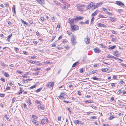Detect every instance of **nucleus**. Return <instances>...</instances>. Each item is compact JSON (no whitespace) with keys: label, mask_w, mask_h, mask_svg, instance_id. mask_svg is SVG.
<instances>
[{"label":"nucleus","mask_w":126,"mask_h":126,"mask_svg":"<svg viewBox=\"0 0 126 126\" xmlns=\"http://www.w3.org/2000/svg\"><path fill=\"white\" fill-rule=\"evenodd\" d=\"M76 7L77 8L78 11H83V9L85 7V5L81 4H77L76 5Z\"/></svg>","instance_id":"nucleus-1"},{"label":"nucleus","mask_w":126,"mask_h":126,"mask_svg":"<svg viewBox=\"0 0 126 126\" xmlns=\"http://www.w3.org/2000/svg\"><path fill=\"white\" fill-rule=\"evenodd\" d=\"M76 37L75 35H72L71 38V42L73 45H75L76 42Z\"/></svg>","instance_id":"nucleus-2"},{"label":"nucleus","mask_w":126,"mask_h":126,"mask_svg":"<svg viewBox=\"0 0 126 126\" xmlns=\"http://www.w3.org/2000/svg\"><path fill=\"white\" fill-rule=\"evenodd\" d=\"M71 28V31H72L73 32L78 29H79V26L76 25H72L70 26Z\"/></svg>","instance_id":"nucleus-3"},{"label":"nucleus","mask_w":126,"mask_h":126,"mask_svg":"<svg viewBox=\"0 0 126 126\" xmlns=\"http://www.w3.org/2000/svg\"><path fill=\"white\" fill-rule=\"evenodd\" d=\"M94 3L93 2H91L86 7V9L87 10H89L90 8H91L93 6H94Z\"/></svg>","instance_id":"nucleus-4"},{"label":"nucleus","mask_w":126,"mask_h":126,"mask_svg":"<svg viewBox=\"0 0 126 126\" xmlns=\"http://www.w3.org/2000/svg\"><path fill=\"white\" fill-rule=\"evenodd\" d=\"M54 82H49L48 83L47 87V88H49L53 87L54 85Z\"/></svg>","instance_id":"nucleus-5"},{"label":"nucleus","mask_w":126,"mask_h":126,"mask_svg":"<svg viewBox=\"0 0 126 126\" xmlns=\"http://www.w3.org/2000/svg\"><path fill=\"white\" fill-rule=\"evenodd\" d=\"M75 20H76V19L74 18V19H70L69 18V22H68L70 24V26L72 25H73L74 23V21Z\"/></svg>","instance_id":"nucleus-6"},{"label":"nucleus","mask_w":126,"mask_h":126,"mask_svg":"<svg viewBox=\"0 0 126 126\" xmlns=\"http://www.w3.org/2000/svg\"><path fill=\"white\" fill-rule=\"evenodd\" d=\"M115 3L119 6H124V4L120 1H116Z\"/></svg>","instance_id":"nucleus-7"},{"label":"nucleus","mask_w":126,"mask_h":126,"mask_svg":"<svg viewBox=\"0 0 126 126\" xmlns=\"http://www.w3.org/2000/svg\"><path fill=\"white\" fill-rule=\"evenodd\" d=\"M37 2L39 4L42 5L44 4V0H36Z\"/></svg>","instance_id":"nucleus-8"},{"label":"nucleus","mask_w":126,"mask_h":126,"mask_svg":"<svg viewBox=\"0 0 126 126\" xmlns=\"http://www.w3.org/2000/svg\"><path fill=\"white\" fill-rule=\"evenodd\" d=\"M88 37V36H87ZM84 41L86 44H89L90 43V40L89 38H87L84 39Z\"/></svg>","instance_id":"nucleus-9"},{"label":"nucleus","mask_w":126,"mask_h":126,"mask_svg":"<svg viewBox=\"0 0 126 126\" xmlns=\"http://www.w3.org/2000/svg\"><path fill=\"white\" fill-rule=\"evenodd\" d=\"M114 55L116 57H118L120 55L119 52L117 50L114 52Z\"/></svg>","instance_id":"nucleus-10"},{"label":"nucleus","mask_w":126,"mask_h":126,"mask_svg":"<svg viewBox=\"0 0 126 126\" xmlns=\"http://www.w3.org/2000/svg\"><path fill=\"white\" fill-rule=\"evenodd\" d=\"M94 51L95 53H99L101 52V50L98 48H95L94 49Z\"/></svg>","instance_id":"nucleus-11"},{"label":"nucleus","mask_w":126,"mask_h":126,"mask_svg":"<svg viewBox=\"0 0 126 126\" xmlns=\"http://www.w3.org/2000/svg\"><path fill=\"white\" fill-rule=\"evenodd\" d=\"M32 117L33 118L32 121V122H34V121L37 120L36 119L38 118V117L37 116L34 115H32Z\"/></svg>","instance_id":"nucleus-12"},{"label":"nucleus","mask_w":126,"mask_h":126,"mask_svg":"<svg viewBox=\"0 0 126 126\" xmlns=\"http://www.w3.org/2000/svg\"><path fill=\"white\" fill-rule=\"evenodd\" d=\"M98 10H96L95 11L94 13H93L91 15V16L93 17H94V16L96 15L98 13Z\"/></svg>","instance_id":"nucleus-13"},{"label":"nucleus","mask_w":126,"mask_h":126,"mask_svg":"<svg viewBox=\"0 0 126 126\" xmlns=\"http://www.w3.org/2000/svg\"><path fill=\"white\" fill-rule=\"evenodd\" d=\"M32 123L36 126H38L39 122L38 121H34V122H32Z\"/></svg>","instance_id":"nucleus-14"},{"label":"nucleus","mask_w":126,"mask_h":126,"mask_svg":"<svg viewBox=\"0 0 126 126\" xmlns=\"http://www.w3.org/2000/svg\"><path fill=\"white\" fill-rule=\"evenodd\" d=\"M97 26H99V27H106L105 25L104 24H101V23H98L97 24Z\"/></svg>","instance_id":"nucleus-15"},{"label":"nucleus","mask_w":126,"mask_h":126,"mask_svg":"<svg viewBox=\"0 0 126 126\" xmlns=\"http://www.w3.org/2000/svg\"><path fill=\"white\" fill-rule=\"evenodd\" d=\"M26 101L29 105H32V103L31 102V100L29 99H27L26 100Z\"/></svg>","instance_id":"nucleus-16"},{"label":"nucleus","mask_w":126,"mask_h":126,"mask_svg":"<svg viewBox=\"0 0 126 126\" xmlns=\"http://www.w3.org/2000/svg\"><path fill=\"white\" fill-rule=\"evenodd\" d=\"M70 5H66V4L63 6V8L65 9H67L69 7Z\"/></svg>","instance_id":"nucleus-17"},{"label":"nucleus","mask_w":126,"mask_h":126,"mask_svg":"<svg viewBox=\"0 0 126 126\" xmlns=\"http://www.w3.org/2000/svg\"><path fill=\"white\" fill-rule=\"evenodd\" d=\"M78 62H76L73 65L72 67H75L78 63Z\"/></svg>","instance_id":"nucleus-18"},{"label":"nucleus","mask_w":126,"mask_h":126,"mask_svg":"<svg viewBox=\"0 0 126 126\" xmlns=\"http://www.w3.org/2000/svg\"><path fill=\"white\" fill-rule=\"evenodd\" d=\"M109 69L108 68H104V69H102L101 70L102 71L104 72H106L108 70V69Z\"/></svg>","instance_id":"nucleus-19"},{"label":"nucleus","mask_w":126,"mask_h":126,"mask_svg":"<svg viewBox=\"0 0 126 126\" xmlns=\"http://www.w3.org/2000/svg\"><path fill=\"white\" fill-rule=\"evenodd\" d=\"M21 22L22 23H23L24 24H26V25H28V26H29V25L28 24V23H27V22H26L25 21H24L23 20L21 19Z\"/></svg>","instance_id":"nucleus-20"},{"label":"nucleus","mask_w":126,"mask_h":126,"mask_svg":"<svg viewBox=\"0 0 126 126\" xmlns=\"http://www.w3.org/2000/svg\"><path fill=\"white\" fill-rule=\"evenodd\" d=\"M12 36V34H11L9 35L8 36V37L7 39V41H10V38Z\"/></svg>","instance_id":"nucleus-21"},{"label":"nucleus","mask_w":126,"mask_h":126,"mask_svg":"<svg viewBox=\"0 0 126 126\" xmlns=\"http://www.w3.org/2000/svg\"><path fill=\"white\" fill-rule=\"evenodd\" d=\"M116 47L115 45H114L112 47H110L109 49H114Z\"/></svg>","instance_id":"nucleus-22"},{"label":"nucleus","mask_w":126,"mask_h":126,"mask_svg":"<svg viewBox=\"0 0 126 126\" xmlns=\"http://www.w3.org/2000/svg\"><path fill=\"white\" fill-rule=\"evenodd\" d=\"M93 101L92 100H89L87 101L86 100V101H85L84 102L86 103H92Z\"/></svg>","instance_id":"nucleus-23"},{"label":"nucleus","mask_w":126,"mask_h":126,"mask_svg":"<svg viewBox=\"0 0 126 126\" xmlns=\"http://www.w3.org/2000/svg\"><path fill=\"white\" fill-rule=\"evenodd\" d=\"M45 123V119L44 118L43 119H42L41 121V123L42 124H44Z\"/></svg>","instance_id":"nucleus-24"},{"label":"nucleus","mask_w":126,"mask_h":126,"mask_svg":"<svg viewBox=\"0 0 126 126\" xmlns=\"http://www.w3.org/2000/svg\"><path fill=\"white\" fill-rule=\"evenodd\" d=\"M97 72H98V71H97V70H93L91 72V74H93L95 73H96Z\"/></svg>","instance_id":"nucleus-25"},{"label":"nucleus","mask_w":126,"mask_h":126,"mask_svg":"<svg viewBox=\"0 0 126 126\" xmlns=\"http://www.w3.org/2000/svg\"><path fill=\"white\" fill-rule=\"evenodd\" d=\"M109 19L111 20L112 21H114L115 20H116V19H115L114 18L111 17Z\"/></svg>","instance_id":"nucleus-26"},{"label":"nucleus","mask_w":126,"mask_h":126,"mask_svg":"<svg viewBox=\"0 0 126 126\" xmlns=\"http://www.w3.org/2000/svg\"><path fill=\"white\" fill-rule=\"evenodd\" d=\"M98 16L100 18H104L105 17L104 16L101 14H99Z\"/></svg>","instance_id":"nucleus-27"},{"label":"nucleus","mask_w":126,"mask_h":126,"mask_svg":"<svg viewBox=\"0 0 126 126\" xmlns=\"http://www.w3.org/2000/svg\"><path fill=\"white\" fill-rule=\"evenodd\" d=\"M83 18V17H82L80 16L79 17H77L76 18V19H77V20L78 19V20H80L82 19Z\"/></svg>","instance_id":"nucleus-28"},{"label":"nucleus","mask_w":126,"mask_h":126,"mask_svg":"<svg viewBox=\"0 0 126 126\" xmlns=\"http://www.w3.org/2000/svg\"><path fill=\"white\" fill-rule=\"evenodd\" d=\"M94 17H93L92 19H91V24H93V22L94 21Z\"/></svg>","instance_id":"nucleus-29"},{"label":"nucleus","mask_w":126,"mask_h":126,"mask_svg":"<svg viewBox=\"0 0 126 126\" xmlns=\"http://www.w3.org/2000/svg\"><path fill=\"white\" fill-rule=\"evenodd\" d=\"M92 79H93L94 80H98L99 79L98 78H96L95 77H93L92 78Z\"/></svg>","instance_id":"nucleus-30"},{"label":"nucleus","mask_w":126,"mask_h":126,"mask_svg":"<svg viewBox=\"0 0 126 126\" xmlns=\"http://www.w3.org/2000/svg\"><path fill=\"white\" fill-rule=\"evenodd\" d=\"M114 118L115 117L113 116H111L109 118V119L111 120Z\"/></svg>","instance_id":"nucleus-31"},{"label":"nucleus","mask_w":126,"mask_h":126,"mask_svg":"<svg viewBox=\"0 0 126 126\" xmlns=\"http://www.w3.org/2000/svg\"><path fill=\"white\" fill-rule=\"evenodd\" d=\"M58 97L59 99H64V97L60 95L58 96Z\"/></svg>","instance_id":"nucleus-32"},{"label":"nucleus","mask_w":126,"mask_h":126,"mask_svg":"<svg viewBox=\"0 0 126 126\" xmlns=\"http://www.w3.org/2000/svg\"><path fill=\"white\" fill-rule=\"evenodd\" d=\"M107 58H113V56L111 55H109L106 56Z\"/></svg>","instance_id":"nucleus-33"},{"label":"nucleus","mask_w":126,"mask_h":126,"mask_svg":"<svg viewBox=\"0 0 126 126\" xmlns=\"http://www.w3.org/2000/svg\"><path fill=\"white\" fill-rule=\"evenodd\" d=\"M66 109H67V110H69V111L70 113V114H71L72 113V112H71V109L70 108H69L68 107Z\"/></svg>","instance_id":"nucleus-34"},{"label":"nucleus","mask_w":126,"mask_h":126,"mask_svg":"<svg viewBox=\"0 0 126 126\" xmlns=\"http://www.w3.org/2000/svg\"><path fill=\"white\" fill-rule=\"evenodd\" d=\"M79 121L78 120H75L74 121V123L75 124H79Z\"/></svg>","instance_id":"nucleus-35"},{"label":"nucleus","mask_w":126,"mask_h":126,"mask_svg":"<svg viewBox=\"0 0 126 126\" xmlns=\"http://www.w3.org/2000/svg\"><path fill=\"white\" fill-rule=\"evenodd\" d=\"M36 86V85H33V86L31 87L30 88H29V89H32L34 88H35V87Z\"/></svg>","instance_id":"nucleus-36"},{"label":"nucleus","mask_w":126,"mask_h":126,"mask_svg":"<svg viewBox=\"0 0 126 126\" xmlns=\"http://www.w3.org/2000/svg\"><path fill=\"white\" fill-rule=\"evenodd\" d=\"M4 76L6 77H8L9 76V75L7 73L5 72L4 73Z\"/></svg>","instance_id":"nucleus-37"},{"label":"nucleus","mask_w":126,"mask_h":126,"mask_svg":"<svg viewBox=\"0 0 126 126\" xmlns=\"http://www.w3.org/2000/svg\"><path fill=\"white\" fill-rule=\"evenodd\" d=\"M41 90V88H40L36 90V92H40Z\"/></svg>","instance_id":"nucleus-38"},{"label":"nucleus","mask_w":126,"mask_h":126,"mask_svg":"<svg viewBox=\"0 0 126 126\" xmlns=\"http://www.w3.org/2000/svg\"><path fill=\"white\" fill-rule=\"evenodd\" d=\"M35 103H36L39 104L40 105L41 104L40 103V102L38 100H36L35 101Z\"/></svg>","instance_id":"nucleus-39"},{"label":"nucleus","mask_w":126,"mask_h":126,"mask_svg":"<svg viewBox=\"0 0 126 126\" xmlns=\"http://www.w3.org/2000/svg\"><path fill=\"white\" fill-rule=\"evenodd\" d=\"M41 69L40 68H35L34 69V70L35 71H39Z\"/></svg>","instance_id":"nucleus-40"},{"label":"nucleus","mask_w":126,"mask_h":126,"mask_svg":"<svg viewBox=\"0 0 126 126\" xmlns=\"http://www.w3.org/2000/svg\"><path fill=\"white\" fill-rule=\"evenodd\" d=\"M13 11V12L15 13V6L14 5L13 6V7L12 8Z\"/></svg>","instance_id":"nucleus-41"},{"label":"nucleus","mask_w":126,"mask_h":126,"mask_svg":"<svg viewBox=\"0 0 126 126\" xmlns=\"http://www.w3.org/2000/svg\"><path fill=\"white\" fill-rule=\"evenodd\" d=\"M38 63V61H37V62L36 61H32L31 62V63L32 64H35V63Z\"/></svg>","instance_id":"nucleus-42"},{"label":"nucleus","mask_w":126,"mask_h":126,"mask_svg":"<svg viewBox=\"0 0 126 126\" xmlns=\"http://www.w3.org/2000/svg\"><path fill=\"white\" fill-rule=\"evenodd\" d=\"M67 33L69 35H70L72 34V33L69 31H67Z\"/></svg>","instance_id":"nucleus-43"},{"label":"nucleus","mask_w":126,"mask_h":126,"mask_svg":"<svg viewBox=\"0 0 126 126\" xmlns=\"http://www.w3.org/2000/svg\"><path fill=\"white\" fill-rule=\"evenodd\" d=\"M100 45H101L100 46H101V47H102V48H106V46L102 45L101 44H100Z\"/></svg>","instance_id":"nucleus-44"},{"label":"nucleus","mask_w":126,"mask_h":126,"mask_svg":"<svg viewBox=\"0 0 126 126\" xmlns=\"http://www.w3.org/2000/svg\"><path fill=\"white\" fill-rule=\"evenodd\" d=\"M101 10L104 11V12L106 10V9L105 8H101Z\"/></svg>","instance_id":"nucleus-45"},{"label":"nucleus","mask_w":126,"mask_h":126,"mask_svg":"<svg viewBox=\"0 0 126 126\" xmlns=\"http://www.w3.org/2000/svg\"><path fill=\"white\" fill-rule=\"evenodd\" d=\"M60 95H61V96H64L65 95V94L63 92H61L60 93Z\"/></svg>","instance_id":"nucleus-46"},{"label":"nucleus","mask_w":126,"mask_h":126,"mask_svg":"<svg viewBox=\"0 0 126 126\" xmlns=\"http://www.w3.org/2000/svg\"><path fill=\"white\" fill-rule=\"evenodd\" d=\"M44 63L46 65L47 64L49 63H50L48 61H47L44 62Z\"/></svg>","instance_id":"nucleus-47"},{"label":"nucleus","mask_w":126,"mask_h":126,"mask_svg":"<svg viewBox=\"0 0 126 126\" xmlns=\"http://www.w3.org/2000/svg\"><path fill=\"white\" fill-rule=\"evenodd\" d=\"M90 118L91 119H96V117L95 116H92L90 117Z\"/></svg>","instance_id":"nucleus-48"},{"label":"nucleus","mask_w":126,"mask_h":126,"mask_svg":"<svg viewBox=\"0 0 126 126\" xmlns=\"http://www.w3.org/2000/svg\"><path fill=\"white\" fill-rule=\"evenodd\" d=\"M16 72L18 73L21 74L22 73V72L20 70H17L16 71Z\"/></svg>","instance_id":"nucleus-49"},{"label":"nucleus","mask_w":126,"mask_h":126,"mask_svg":"<svg viewBox=\"0 0 126 126\" xmlns=\"http://www.w3.org/2000/svg\"><path fill=\"white\" fill-rule=\"evenodd\" d=\"M56 36H53V37H52V39L51 40V41H53L54 39V38H55Z\"/></svg>","instance_id":"nucleus-50"},{"label":"nucleus","mask_w":126,"mask_h":126,"mask_svg":"<svg viewBox=\"0 0 126 126\" xmlns=\"http://www.w3.org/2000/svg\"><path fill=\"white\" fill-rule=\"evenodd\" d=\"M57 4L58 5V6H61V5H62L59 2H58L57 3Z\"/></svg>","instance_id":"nucleus-51"},{"label":"nucleus","mask_w":126,"mask_h":126,"mask_svg":"<svg viewBox=\"0 0 126 126\" xmlns=\"http://www.w3.org/2000/svg\"><path fill=\"white\" fill-rule=\"evenodd\" d=\"M5 94H0V96L2 97H4V96Z\"/></svg>","instance_id":"nucleus-52"},{"label":"nucleus","mask_w":126,"mask_h":126,"mask_svg":"<svg viewBox=\"0 0 126 126\" xmlns=\"http://www.w3.org/2000/svg\"><path fill=\"white\" fill-rule=\"evenodd\" d=\"M5 116L7 120L8 121H9L10 119L6 115H5Z\"/></svg>","instance_id":"nucleus-53"},{"label":"nucleus","mask_w":126,"mask_h":126,"mask_svg":"<svg viewBox=\"0 0 126 126\" xmlns=\"http://www.w3.org/2000/svg\"><path fill=\"white\" fill-rule=\"evenodd\" d=\"M22 77L23 78H27L28 77L27 76V75L26 74H25L24 75L22 76Z\"/></svg>","instance_id":"nucleus-54"},{"label":"nucleus","mask_w":126,"mask_h":126,"mask_svg":"<svg viewBox=\"0 0 126 126\" xmlns=\"http://www.w3.org/2000/svg\"><path fill=\"white\" fill-rule=\"evenodd\" d=\"M33 42L35 44H37L38 43V42L36 41H33Z\"/></svg>","instance_id":"nucleus-55"},{"label":"nucleus","mask_w":126,"mask_h":126,"mask_svg":"<svg viewBox=\"0 0 126 126\" xmlns=\"http://www.w3.org/2000/svg\"><path fill=\"white\" fill-rule=\"evenodd\" d=\"M91 107H92L93 108L95 109H96L97 108V107L96 106H93V107L92 106H91Z\"/></svg>","instance_id":"nucleus-56"},{"label":"nucleus","mask_w":126,"mask_h":126,"mask_svg":"<svg viewBox=\"0 0 126 126\" xmlns=\"http://www.w3.org/2000/svg\"><path fill=\"white\" fill-rule=\"evenodd\" d=\"M98 3L99 4V5H102L103 4V3L102 2H101Z\"/></svg>","instance_id":"nucleus-57"},{"label":"nucleus","mask_w":126,"mask_h":126,"mask_svg":"<svg viewBox=\"0 0 126 126\" xmlns=\"http://www.w3.org/2000/svg\"><path fill=\"white\" fill-rule=\"evenodd\" d=\"M39 74L38 72H36L33 73V74L35 75H38Z\"/></svg>","instance_id":"nucleus-58"},{"label":"nucleus","mask_w":126,"mask_h":126,"mask_svg":"<svg viewBox=\"0 0 126 126\" xmlns=\"http://www.w3.org/2000/svg\"><path fill=\"white\" fill-rule=\"evenodd\" d=\"M0 80H1L2 81H3L4 82L5 81V80L3 78H1L0 79Z\"/></svg>","instance_id":"nucleus-59"},{"label":"nucleus","mask_w":126,"mask_h":126,"mask_svg":"<svg viewBox=\"0 0 126 126\" xmlns=\"http://www.w3.org/2000/svg\"><path fill=\"white\" fill-rule=\"evenodd\" d=\"M64 102L67 103H69V101H65V100H64L63 101Z\"/></svg>","instance_id":"nucleus-60"},{"label":"nucleus","mask_w":126,"mask_h":126,"mask_svg":"<svg viewBox=\"0 0 126 126\" xmlns=\"http://www.w3.org/2000/svg\"><path fill=\"white\" fill-rule=\"evenodd\" d=\"M1 65L2 66H3L4 67H5L6 65V64H4L3 63H2V64Z\"/></svg>","instance_id":"nucleus-61"},{"label":"nucleus","mask_w":126,"mask_h":126,"mask_svg":"<svg viewBox=\"0 0 126 126\" xmlns=\"http://www.w3.org/2000/svg\"><path fill=\"white\" fill-rule=\"evenodd\" d=\"M39 108L40 109H42V110L44 109V108L42 106H40L39 107Z\"/></svg>","instance_id":"nucleus-62"},{"label":"nucleus","mask_w":126,"mask_h":126,"mask_svg":"<svg viewBox=\"0 0 126 126\" xmlns=\"http://www.w3.org/2000/svg\"><path fill=\"white\" fill-rule=\"evenodd\" d=\"M109 15H110L112 14V13L110 12H107V14Z\"/></svg>","instance_id":"nucleus-63"},{"label":"nucleus","mask_w":126,"mask_h":126,"mask_svg":"<svg viewBox=\"0 0 126 126\" xmlns=\"http://www.w3.org/2000/svg\"><path fill=\"white\" fill-rule=\"evenodd\" d=\"M51 19L53 20V21H54L55 20V18H54V17H51Z\"/></svg>","instance_id":"nucleus-64"}]
</instances>
